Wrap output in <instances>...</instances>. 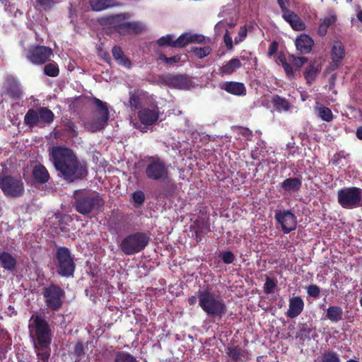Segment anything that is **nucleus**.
<instances>
[{
  "label": "nucleus",
  "mask_w": 362,
  "mask_h": 362,
  "mask_svg": "<svg viewBox=\"0 0 362 362\" xmlns=\"http://www.w3.org/2000/svg\"><path fill=\"white\" fill-rule=\"evenodd\" d=\"M145 161L146 177L149 180L160 183L155 192L156 197L165 199L174 196L178 191L177 186L170 176L169 165L167 162L158 155L147 156Z\"/></svg>",
  "instance_id": "obj_1"
},
{
  "label": "nucleus",
  "mask_w": 362,
  "mask_h": 362,
  "mask_svg": "<svg viewBox=\"0 0 362 362\" xmlns=\"http://www.w3.org/2000/svg\"><path fill=\"white\" fill-rule=\"evenodd\" d=\"M37 362H48L51 354L52 331L50 325L40 314L32 315L28 325Z\"/></svg>",
  "instance_id": "obj_2"
},
{
  "label": "nucleus",
  "mask_w": 362,
  "mask_h": 362,
  "mask_svg": "<svg viewBox=\"0 0 362 362\" xmlns=\"http://www.w3.org/2000/svg\"><path fill=\"white\" fill-rule=\"evenodd\" d=\"M199 305L209 317L221 319L227 312L224 300L216 297L209 289L199 290L197 292Z\"/></svg>",
  "instance_id": "obj_3"
},
{
  "label": "nucleus",
  "mask_w": 362,
  "mask_h": 362,
  "mask_svg": "<svg viewBox=\"0 0 362 362\" xmlns=\"http://www.w3.org/2000/svg\"><path fill=\"white\" fill-rule=\"evenodd\" d=\"M73 197L76 211L82 215L98 211L104 205V200L99 194H93L86 189L76 190Z\"/></svg>",
  "instance_id": "obj_4"
},
{
  "label": "nucleus",
  "mask_w": 362,
  "mask_h": 362,
  "mask_svg": "<svg viewBox=\"0 0 362 362\" xmlns=\"http://www.w3.org/2000/svg\"><path fill=\"white\" fill-rule=\"evenodd\" d=\"M151 233L147 232H136L127 235L122 239L119 247L126 255H133L144 250L148 245Z\"/></svg>",
  "instance_id": "obj_5"
},
{
  "label": "nucleus",
  "mask_w": 362,
  "mask_h": 362,
  "mask_svg": "<svg viewBox=\"0 0 362 362\" xmlns=\"http://www.w3.org/2000/svg\"><path fill=\"white\" fill-rule=\"evenodd\" d=\"M205 37L202 35L185 33L180 35L177 39L171 34L162 36L156 40V44L160 47H170L181 49L185 47L190 43H202Z\"/></svg>",
  "instance_id": "obj_6"
},
{
  "label": "nucleus",
  "mask_w": 362,
  "mask_h": 362,
  "mask_svg": "<svg viewBox=\"0 0 362 362\" xmlns=\"http://www.w3.org/2000/svg\"><path fill=\"white\" fill-rule=\"evenodd\" d=\"M54 119V115L46 107L29 109L24 116V124L30 128L49 125Z\"/></svg>",
  "instance_id": "obj_7"
},
{
  "label": "nucleus",
  "mask_w": 362,
  "mask_h": 362,
  "mask_svg": "<svg viewBox=\"0 0 362 362\" xmlns=\"http://www.w3.org/2000/svg\"><path fill=\"white\" fill-rule=\"evenodd\" d=\"M6 168L0 174V189L6 197H18L24 194V184L21 178L6 175Z\"/></svg>",
  "instance_id": "obj_8"
},
{
  "label": "nucleus",
  "mask_w": 362,
  "mask_h": 362,
  "mask_svg": "<svg viewBox=\"0 0 362 362\" xmlns=\"http://www.w3.org/2000/svg\"><path fill=\"white\" fill-rule=\"evenodd\" d=\"M338 204L346 209H353L360 206L362 202V189L357 187H349L337 191Z\"/></svg>",
  "instance_id": "obj_9"
},
{
  "label": "nucleus",
  "mask_w": 362,
  "mask_h": 362,
  "mask_svg": "<svg viewBox=\"0 0 362 362\" xmlns=\"http://www.w3.org/2000/svg\"><path fill=\"white\" fill-rule=\"evenodd\" d=\"M42 294L47 308L57 311L62 308L65 292L59 286L51 284L42 288Z\"/></svg>",
  "instance_id": "obj_10"
},
{
  "label": "nucleus",
  "mask_w": 362,
  "mask_h": 362,
  "mask_svg": "<svg viewBox=\"0 0 362 362\" xmlns=\"http://www.w3.org/2000/svg\"><path fill=\"white\" fill-rule=\"evenodd\" d=\"M54 57L52 48L44 45H34L30 47L25 54L28 61L34 65H42L49 62Z\"/></svg>",
  "instance_id": "obj_11"
},
{
  "label": "nucleus",
  "mask_w": 362,
  "mask_h": 362,
  "mask_svg": "<svg viewBox=\"0 0 362 362\" xmlns=\"http://www.w3.org/2000/svg\"><path fill=\"white\" fill-rule=\"evenodd\" d=\"M49 156L57 171L61 173L65 180H68V148L53 146Z\"/></svg>",
  "instance_id": "obj_12"
},
{
  "label": "nucleus",
  "mask_w": 362,
  "mask_h": 362,
  "mask_svg": "<svg viewBox=\"0 0 362 362\" xmlns=\"http://www.w3.org/2000/svg\"><path fill=\"white\" fill-rule=\"evenodd\" d=\"M86 160H78L74 151L69 149V182L81 180L88 175Z\"/></svg>",
  "instance_id": "obj_13"
},
{
  "label": "nucleus",
  "mask_w": 362,
  "mask_h": 362,
  "mask_svg": "<svg viewBox=\"0 0 362 362\" xmlns=\"http://www.w3.org/2000/svg\"><path fill=\"white\" fill-rule=\"evenodd\" d=\"M274 219L276 223L281 226V230L285 234H288L296 228L297 216L289 209H276Z\"/></svg>",
  "instance_id": "obj_14"
},
{
  "label": "nucleus",
  "mask_w": 362,
  "mask_h": 362,
  "mask_svg": "<svg viewBox=\"0 0 362 362\" xmlns=\"http://www.w3.org/2000/svg\"><path fill=\"white\" fill-rule=\"evenodd\" d=\"M93 104L95 106L99 116L90 125L92 132H98L103 129L109 119V110L107 104L97 98H92Z\"/></svg>",
  "instance_id": "obj_15"
},
{
  "label": "nucleus",
  "mask_w": 362,
  "mask_h": 362,
  "mask_svg": "<svg viewBox=\"0 0 362 362\" xmlns=\"http://www.w3.org/2000/svg\"><path fill=\"white\" fill-rule=\"evenodd\" d=\"M160 81L169 88L177 89H188L192 85L187 74H165L160 76Z\"/></svg>",
  "instance_id": "obj_16"
},
{
  "label": "nucleus",
  "mask_w": 362,
  "mask_h": 362,
  "mask_svg": "<svg viewBox=\"0 0 362 362\" xmlns=\"http://www.w3.org/2000/svg\"><path fill=\"white\" fill-rule=\"evenodd\" d=\"M115 30L121 35H139L146 30L144 23L140 21H125L115 25Z\"/></svg>",
  "instance_id": "obj_17"
},
{
  "label": "nucleus",
  "mask_w": 362,
  "mask_h": 362,
  "mask_svg": "<svg viewBox=\"0 0 362 362\" xmlns=\"http://www.w3.org/2000/svg\"><path fill=\"white\" fill-rule=\"evenodd\" d=\"M279 61L286 76L292 78L294 77L293 68L295 70L300 69L308 62V59L304 57H296L294 55H290L288 62L284 57H279Z\"/></svg>",
  "instance_id": "obj_18"
},
{
  "label": "nucleus",
  "mask_w": 362,
  "mask_h": 362,
  "mask_svg": "<svg viewBox=\"0 0 362 362\" xmlns=\"http://www.w3.org/2000/svg\"><path fill=\"white\" fill-rule=\"evenodd\" d=\"M345 57V49L341 41H335L331 50V62L329 64V69L334 71L341 65L343 59Z\"/></svg>",
  "instance_id": "obj_19"
},
{
  "label": "nucleus",
  "mask_w": 362,
  "mask_h": 362,
  "mask_svg": "<svg viewBox=\"0 0 362 362\" xmlns=\"http://www.w3.org/2000/svg\"><path fill=\"white\" fill-rule=\"evenodd\" d=\"M159 115L158 107L155 109L144 107L138 112V118L141 123L145 126H151L156 124L158 120Z\"/></svg>",
  "instance_id": "obj_20"
},
{
  "label": "nucleus",
  "mask_w": 362,
  "mask_h": 362,
  "mask_svg": "<svg viewBox=\"0 0 362 362\" xmlns=\"http://www.w3.org/2000/svg\"><path fill=\"white\" fill-rule=\"evenodd\" d=\"M225 351L233 362H246L249 358V351L239 346H228Z\"/></svg>",
  "instance_id": "obj_21"
},
{
  "label": "nucleus",
  "mask_w": 362,
  "mask_h": 362,
  "mask_svg": "<svg viewBox=\"0 0 362 362\" xmlns=\"http://www.w3.org/2000/svg\"><path fill=\"white\" fill-rule=\"evenodd\" d=\"M220 88L228 93L236 96H244L247 94L245 84L238 81H226L220 84Z\"/></svg>",
  "instance_id": "obj_22"
},
{
  "label": "nucleus",
  "mask_w": 362,
  "mask_h": 362,
  "mask_svg": "<svg viewBox=\"0 0 362 362\" xmlns=\"http://www.w3.org/2000/svg\"><path fill=\"white\" fill-rule=\"evenodd\" d=\"M56 259L58 263V272L64 276H68V248L59 247L56 253Z\"/></svg>",
  "instance_id": "obj_23"
},
{
  "label": "nucleus",
  "mask_w": 362,
  "mask_h": 362,
  "mask_svg": "<svg viewBox=\"0 0 362 362\" xmlns=\"http://www.w3.org/2000/svg\"><path fill=\"white\" fill-rule=\"evenodd\" d=\"M304 305V301L300 296L291 298L286 316L291 319L297 317L303 312Z\"/></svg>",
  "instance_id": "obj_24"
},
{
  "label": "nucleus",
  "mask_w": 362,
  "mask_h": 362,
  "mask_svg": "<svg viewBox=\"0 0 362 362\" xmlns=\"http://www.w3.org/2000/svg\"><path fill=\"white\" fill-rule=\"evenodd\" d=\"M194 238L197 243H199L202 240L204 234L210 231V224L209 218H202L199 217L194 221Z\"/></svg>",
  "instance_id": "obj_25"
},
{
  "label": "nucleus",
  "mask_w": 362,
  "mask_h": 362,
  "mask_svg": "<svg viewBox=\"0 0 362 362\" xmlns=\"http://www.w3.org/2000/svg\"><path fill=\"white\" fill-rule=\"evenodd\" d=\"M313 45V40L306 34H300L296 40V47L302 54L309 53Z\"/></svg>",
  "instance_id": "obj_26"
},
{
  "label": "nucleus",
  "mask_w": 362,
  "mask_h": 362,
  "mask_svg": "<svg viewBox=\"0 0 362 362\" xmlns=\"http://www.w3.org/2000/svg\"><path fill=\"white\" fill-rule=\"evenodd\" d=\"M301 187V177H288L280 183L281 189L287 192H297L300 189Z\"/></svg>",
  "instance_id": "obj_27"
},
{
  "label": "nucleus",
  "mask_w": 362,
  "mask_h": 362,
  "mask_svg": "<svg viewBox=\"0 0 362 362\" xmlns=\"http://www.w3.org/2000/svg\"><path fill=\"white\" fill-rule=\"evenodd\" d=\"M5 94L13 100H18L22 96L20 84L16 80L8 79L5 84Z\"/></svg>",
  "instance_id": "obj_28"
},
{
  "label": "nucleus",
  "mask_w": 362,
  "mask_h": 362,
  "mask_svg": "<svg viewBox=\"0 0 362 362\" xmlns=\"http://www.w3.org/2000/svg\"><path fill=\"white\" fill-rule=\"evenodd\" d=\"M282 17L294 30L302 31L305 30V24L293 11H291L286 14L282 15Z\"/></svg>",
  "instance_id": "obj_29"
},
{
  "label": "nucleus",
  "mask_w": 362,
  "mask_h": 362,
  "mask_svg": "<svg viewBox=\"0 0 362 362\" xmlns=\"http://www.w3.org/2000/svg\"><path fill=\"white\" fill-rule=\"evenodd\" d=\"M17 264L16 259L8 252H0V265L5 270L13 272Z\"/></svg>",
  "instance_id": "obj_30"
},
{
  "label": "nucleus",
  "mask_w": 362,
  "mask_h": 362,
  "mask_svg": "<svg viewBox=\"0 0 362 362\" xmlns=\"http://www.w3.org/2000/svg\"><path fill=\"white\" fill-rule=\"evenodd\" d=\"M35 180L40 184H45L49 180V174L47 168L42 164L35 165L32 171Z\"/></svg>",
  "instance_id": "obj_31"
},
{
  "label": "nucleus",
  "mask_w": 362,
  "mask_h": 362,
  "mask_svg": "<svg viewBox=\"0 0 362 362\" xmlns=\"http://www.w3.org/2000/svg\"><path fill=\"white\" fill-rule=\"evenodd\" d=\"M241 66L242 63L240 60L238 58H233L220 67V74L222 75L232 74L236 71V69L240 68Z\"/></svg>",
  "instance_id": "obj_32"
},
{
  "label": "nucleus",
  "mask_w": 362,
  "mask_h": 362,
  "mask_svg": "<svg viewBox=\"0 0 362 362\" xmlns=\"http://www.w3.org/2000/svg\"><path fill=\"white\" fill-rule=\"evenodd\" d=\"M337 21L335 15L325 17L320 20L319 27L317 30L318 35L321 37L326 35L327 29L334 24Z\"/></svg>",
  "instance_id": "obj_33"
},
{
  "label": "nucleus",
  "mask_w": 362,
  "mask_h": 362,
  "mask_svg": "<svg viewBox=\"0 0 362 362\" xmlns=\"http://www.w3.org/2000/svg\"><path fill=\"white\" fill-rule=\"evenodd\" d=\"M112 53L114 59L116 62L120 64L123 65L125 67L130 68L131 62L130 60L124 54V52L122 48L119 46L115 45L112 47Z\"/></svg>",
  "instance_id": "obj_34"
},
{
  "label": "nucleus",
  "mask_w": 362,
  "mask_h": 362,
  "mask_svg": "<svg viewBox=\"0 0 362 362\" xmlns=\"http://www.w3.org/2000/svg\"><path fill=\"white\" fill-rule=\"evenodd\" d=\"M327 319L332 322H338L343 319V310L340 306L332 305L327 310Z\"/></svg>",
  "instance_id": "obj_35"
},
{
  "label": "nucleus",
  "mask_w": 362,
  "mask_h": 362,
  "mask_svg": "<svg viewBox=\"0 0 362 362\" xmlns=\"http://www.w3.org/2000/svg\"><path fill=\"white\" fill-rule=\"evenodd\" d=\"M272 103L275 109L279 111H288L291 107L290 103L285 98L278 95H275L272 98Z\"/></svg>",
  "instance_id": "obj_36"
},
{
  "label": "nucleus",
  "mask_w": 362,
  "mask_h": 362,
  "mask_svg": "<svg viewBox=\"0 0 362 362\" xmlns=\"http://www.w3.org/2000/svg\"><path fill=\"white\" fill-rule=\"evenodd\" d=\"M315 110L317 112V115L322 120L327 122L333 120L334 116L332 110L329 107L320 105V106L315 107Z\"/></svg>",
  "instance_id": "obj_37"
},
{
  "label": "nucleus",
  "mask_w": 362,
  "mask_h": 362,
  "mask_svg": "<svg viewBox=\"0 0 362 362\" xmlns=\"http://www.w3.org/2000/svg\"><path fill=\"white\" fill-rule=\"evenodd\" d=\"M88 2L95 11H101L113 6L112 0H89Z\"/></svg>",
  "instance_id": "obj_38"
},
{
  "label": "nucleus",
  "mask_w": 362,
  "mask_h": 362,
  "mask_svg": "<svg viewBox=\"0 0 362 362\" xmlns=\"http://www.w3.org/2000/svg\"><path fill=\"white\" fill-rule=\"evenodd\" d=\"M158 59L165 64L173 66L181 61V55L175 54L172 57H167L163 52H157Z\"/></svg>",
  "instance_id": "obj_39"
},
{
  "label": "nucleus",
  "mask_w": 362,
  "mask_h": 362,
  "mask_svg": "<svg viewBox=\"0 0 362 362\" xmlns=\"http://www.w3.org/2000/svg\"><path fill=\"white\" fill-rule=\"evenodd\" d=\"M88 341L86 344L83 342L78 341L74 346V351L72 352V360L74 362L80 361L85 356V346L87 347Z\"/></svg>",
  "instance_id": "obj_40"
},
{
  "label": "nucleus",
  "mask_w": 362,
  "mask_h": 362,
  "mask_svg": "<svg viewBox=\"0 0 362 362\" xmlns=\"http://www.w3.org/2000/svg\"><path fill=\"white\" fill-rule=\"evenodd\" d=\"M113 362H139V361L130 353L119 351L115 353Z\"/></svg>",
  "instance_id": "obj_41"
},
{
  "label": "nucleus",
  "mask_w": 362,
  "mask_h": 362,
  "mask_svg": "<svg viewBox=\"0 0 362 362\" xmlns=\"http://www.w3.org/2000/svg\"><path fill=\"white\" fill-rule=\"evenodd\" d=\"M319 69L314 64H310L304 72V76L308 83L311 84L315 79Z\"/></svg>",
  "instance_id": "obj_42"
},
{
  "label": "nucleus",
  "mask_w": 362,
  "mask_h": 362,
  "mask_svg": "<svg viewBox=\"0 0 362 362\" xmlns=\"http://www.w3.org/2000/svg\"><path fill=\"white\" fill-rule=\"evenodd\" d=\"M189 52L194 54L199 59H203L211 53V49L209 46L204 47H192Z\"/></svg>",
  "instance_id": "obj_43"
},
{
  "label": "nucleus",
  "mask_w": 362,
  "mask_h": 362,
  "mask_svg": "<svg viewBox=\"0 0 362 362\" xmlns=\"http://www.w3.org/2000/svg\"><path fill=\"white\" fill-rule=\"evenodd\" d=\"M59 69L55 62L48 63L44 66V74L50 77H56L59 75Z\"/></svg>",
  "instance_id": "obj_44"
},
{
  "label": "nucleus",
  "mask_w": 362,
  "mask_h": 362,
  "mask_svg": "<svg viewBox=\"0 0 362 362\" xmlns=\"http://www.w3.org/2000/svg\"><path fill=\"white\" fill-rule=\"evenodd\" d=\"M321 362H341L339 355L333 351H325L321 358Z\"/></svg>",
  "instance_id": "obj_45"
},
{
  "label": "nucleus",
  "mask_w": 362,
  "mask_h": 362,
  "mask_svg": "<svg viewBox=\"0 0 362 362\" xmlns=\"http://www.w3.org/2000/svg\"><path fill=\"white\" fill-rule=\"evenodd\" d=\"M277 285V280L276 279H272L267 276L265 283L264 284V291L267 294L272 293L274 291V288Z\"/></svg>",
  "instance_id": "obj_46"
},
{
  "label": "nucleus",
  "mask_w": 362,
  "mask_h": 362,
  "mask_svg": "<svg viewBox=\"0 0 362 362\" xmlns=\"http://www.w3.org/2000/svg\"><path fill=\"white\" fill-rule=\"evenodd\" d=\"M129 102L130 107L132 110H135L140 108L141 99H140L139 96L136 93L130 94Z\"/></svg>",
  "instance_id": "obj_47"
},
{
  "label": "nucleus",
  "mask_w": 362,
  "mask_h": 362,
  "mask_svg": "<svg viewBox=\"0 0 362 362\" xmlns=\"http://www.w3.org/2000/svg\"><path fill=\"white\" fill-rule=\"evenodd\" d=\"M307 293L309 296L317 298L320 294V288L316 284H310L307 287Z\"/></svg>",
  "instance_id": "obj_48"
},
{
  "label": "nucleus",
  "mask_w": 362,
  "mask_h": 362,
  "mask_svg": "<svg viewBox=\"0 0 362 362\" xmlns=\"http://www.w3.org/2000/svg\"><path fill=\"white\" fill-rule=\"evenodd\" d=\"M222 261L226 264H230L233 263L235 259L234 254L230 251H224L221 254Z\"/></svg>",
  "instance_id": "obj_49"
},
{
  "label": "nucleus",
  "mask_w": 362,
  "mask_h": 362,
  "mask_svg": "<svg viewBox=\"0 0 362 362\" xmlns=\"http://www.w3.org/2000/svg\"><path fill=\"white\" fill-rule=\"evenodd\" d=\"M132 199L134 203L142 204L145 201L144 192L141 190H137L132 194Z\"/></svg>",
  "instance_id": "obj_50"
},
{
  "label": "nucleus",
  "mask_w": 362,
  "mask_h": 362,
  "mask_svg": "<svg viewBox=\"0 0 362 362\" xmlns=\"http://www.w3.org/2000/svg\"><path fill=\"white\" fill-rule=\"evenodd\" d=\"M247 35V28L246 25L241 26L238 32V37H235V44L243 42Z\"/></svg>",
  "instance_id": "obj_51"
},
{
  "label": "nucleus",
  "mask_w": 362,
  "mask_h": 362,
  "mask_svg": "<svg viewBox=\"0 0 362 362\" xmlns=\"http://www.w3.org/2000/svg\"><path fill=\"white\" fill-rule=\"evenodd\" d=\"M238 132L247 140H251L252 138V132L247 128L243 127H238Z\"/></svg>",
  "instance_id": "obj_52"
},
{
  "label": "nucleus",
  "mask_w": 362,
  "mask_h": 362,
  "mask_svg": "<svg viewBox=\"0 0 362 362\" xmlns=\"http://www.w3.org/2000/svg\"><path fill=\"white\" fill-rule=\"evenodd\" d=\"M277 4H279L281 8L282 15H285L288 12L291 11V10L288 8V6L290 4V0H277Z\"/></svg>",
  "instance_id": "obj_53"
},
{
  "label": "nucleus",
  "mask_w": 362,
  "mask_h": 362,
  "mask_svg": "<svg viewBox=\"0 0 362 362\" xmlns=\"http://www.w3.org/2000/svg\"><path fill=\"white\" fill-rule=\"evenodd\" d=\"M36 3L45 10L49 9L54 4V0H36Z\"/></svg>",
  "instance_id": "obj_54"
},
{
  "label": "nucleus",
  "mask_w": 362,
  "mask_h": 362,
  "mask_svg": "<svg viewBox=\"0 0 362 362\" xmlns=\"http://www.w3.org/2000/svg\"><path fill=\"white\" fill-rule=\"evenodd\" d=\"M223 40L226 47L229 49L233 48V40L229 35V32L226 30V33L223 36Z\"/></svg>",
  "instance_id": "obj_55"
},
{
  "label": "nucleus",
  "mask_w": 362,
  "mask_h": 362,
  "mask_svg": "<svg viewBox=\"0 0 362 362\" xmlns=\"http://www.w3.org/2000/svg\"><path fill=\"white\" fill-rule=\"evenodd\" d=\"M277 49H278V44H277V42H275V41L272 42L269 45L268 54L269 56H272V55L274 54L277 52Z\"/></svg>",
  "instance_id": "obj_56"
},
{
  "label": "nucleus",
  "mask_w": 362,
  "mask_h": 362,
  "mask_svg": "<svg viewBox=\"0 0 362 362\" xmlns=\"http://www.w3.org/2000/svg\"><path fill=\"white\" fill-rule=\"evenodd\" d=\"M66 132V129H59V130H54V137L56 139H61L62 136L64 135V134Z\"/></svg>",
  "instance_id": "obj_57"
},
{
  "label": "nucleus",
  "mask_w": 362,
  "mask_h": 362,
  "mask_svg": "<svg viewBox=\"0 0 362 362\" xmlns=\"http://www.w3.org/2000/svg\"><path fill=\"white\" fill-rule=\"evenodd\" d=\"M74 269H75L74 262L73 261V259L69 255V276L73 275Z\"/></svg>",
  "instance_id": "obj_58"
},
{
  "label": "nucleus",
  "mask_w": 362,
  "mask_h": 362,
  "mask_svg": "<svg viewBox=\"0 0 362 362\" xmlns=\"http://www.w3.org/2000/svg\"><path fill=\"white\" fill-rule=\"evenodd\" d=\"M6 352L7 350L5 347H2L0 349V360L3 361L6 358Z\"/></svg>",
  "instance_id": "obj_59"
},
{
  "label": "nucleus",
  "mask_w": 362,
  "mask_h": 362,
  "mask_svg": "<svg viewBox=\"0 0 362 362\" xmlns=\"http://www.w3.org/2000/svg\"><path fill=\"white\" fill-rule=\"evenodd\" d=\"M199 214L202 216H206L208 214V209L206 206L199 207Z\"/></svg>",
  "instance_id": "obj_60"
},
{
  "label": "nucleus",
  "mask_w": 362,
  "mask_h": 362,
  "mask_svg": "<svg viewBox=\"0 0 362 362\" xmlns=\"http://www.w3.org/2000/svg\"><path fill=\"white\" fill-rule=\"evenodd\" d=\"M111 20H112V18H111V17L102 18L99 19V23H100L101 25H106V24H107V23H108Z\"/></svg>",
  "instance_id": "obj_61"
},
{
  "label": "nucleus",
  "mask_w": 362,
  "mask_h": 362,
  "mask_svg": "<svg viewBox=\"0 0 362 362\" xmlns=\"http://www.w3.org/2000/svg\"><path fill=\"white\" fill-rule=\"evenodd\" d=\"M356 135L358 139L362 140V126L357 128Z\"/></svg>",
  "instance_id": "obj_62"
},
{
  "label": "nucleus",
  "mask_w": 362,
  "mask_h": 362,
  "mask_svg": "<svg viewBox=\"0 0 362 362\" xmlns=\"http://www.w3.org/2000/svg\"><path fill=\"white\" fill-rule=\"evenodd\" d=\"M187 302H188L189 305H194L196 303V302H197V297L194 296H190L187 299Z\"/></svg>",
  "instance_id": "obj_63"
},
{
  "label": "nucleus",
  "mask_w": 362,
  "mask_h": 362,
  "mask_svg": "<svg viewBox=\"0 0 362 362\" xmlns=\"http://www.w3.org/2000/svg\"><path fill=\"white\" fill-rule=\"evenodd\" d=\"M357 18L362 23V10H360V11H358V13H357Z\"/></svg>",
  "instance_id": "obj_64"
}]
</instances>
